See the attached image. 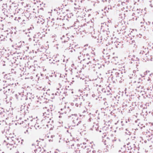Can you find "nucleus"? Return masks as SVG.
Wrapping results in <instances>:
<instances>
[{
    "instance_id": "f257e3e1",
    "label": "nucleus",
    "mask_w": 153,
    "mask_h": 153,
    "mask_svg": "<svg viewBox=\"0 0 153 153\" xmlns=\"http://www.w3.org/2000/svg\"><path fill=\"white\" fill-rule=\"evenodd\" d=\"M146 48H145L144 50H143L142 52V50L141 51V52H140V53H142V54H143L145 53V52L146 51Z\"/></svg>"
},
{
    "instance_id": "f03ea898",
    "label": "nucleus",
    "mask_w": 153,
    "mask_h": 153,
    "mask_svg": "<svg viewBox=\"0 0 153 153\" xmlns=\"http://www.w3.org/2000/svg\"><path fill=\"white\" fill-rule=\"evenodd\" d=\"M150 6H151V7H153V3L152 4H150Z\"/></svg>"
},
{
    "instance_id": "7ed1b4c3",
    "label": "nucleus",
    "mask_w": 153,
    "mask_h": 153,
    "mask_svg": "<svg viewBox=\"0 0 153 153\" xmlns=\"http://www.w3.org/2000/svg\"><path fill=\"white\" fill-rule=\"evenodd\" d=\"M35 153H39L37 150H35Z\"/></svg>"
},
{
    "instance_id": "20e7f679",
    "label": "nucleus",
    "mask_w": 153,
    "mask_h": 153,
    "mask_svg": "<svg viewBox=\"0 0 153 153\" xmlns=\"http://www.w3.org/2000/svg\"><path fill=\"white\" fill-rule=\"evenodd\" d=\"M142 23H143L142 22H140V23H141V24H142Z\"/></svg>"
},
{
    "instance_id": "39448f33",
    "label": "nucleus",
    "mask_w": 153,
    "mask_h": 153,
    "mask_svg": "<svg viewBox=\"0 0 153 153\" xmlns=\"http://www.w3.org/2000/svg\"><path fill=\"white\" fill-rule=\"evenodd\" d=\"M143 49L144 48V46H143Z\"/></svg>"
},
{
    "instance_id": "423d86ee",
    "label": "nucleus",
    "mask_w": 153,
    "mask_h": 153,
    "mask_svg": "<svg viewBox=\"0 0 153 153\" xmlns=\"http://www.w3.org/2000/svg\"><path fill=\"white\" fill-rule=\"evenodd\" d=\"M116 47H117V48H118V47L117 46H116Z\"/></svg>"
}]
</instances>
